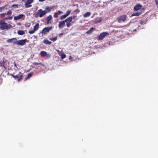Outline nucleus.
<instances>
[{"instance_id":"nucleus-17","label":"nucleus","mask_w":158,"mask_h":158,"mask_svg":"<svg viewBox=\"0 0 158 158\" xmlns=\"http://www.w3.org/2000/svg\"><path fill=\"white\" fill-rule=\"evenodd\" d=\"M23 74L21 73V72H19V75L18 81H19L23 79Z\"/></svg>"},{"instance_id":"nucleus-37","label":"nucleus","mask_w":158,"mask_h":158,"mask_svg":"<svg viewBox=\"0 0 158 158\" xmlns=\"http://www.w3.org/2000/svg\"><path fill=\"white\" fill-rule=\"evenodd\" d=\"M156 5H158V0H155Z\"/></svg>"},{"instance_id":"nucleus-22","label":"nucleus","mask_w":158,"mask_h":158,"mask_svg":"<svg viewBox=\"0 0 158 158\" xmlns=\"http://www.w3.org/2000/svg\"><path fill=\"white\" fill-rule=\"evenodd\" d=\"M77 17V16L76 15H74L73 16H70L68 18L70 19V23H71V22L73 20V19H75Z\"/></svg>"},{"instance_id":"nucleus-9","label":"nucleus","mask_w":158,"mask_h":158,"mask_svg":"<svg viewBox=\"0 0 158 158\" xmlns=\"http://www.w3.org/2000/svg\"><path fill=\"white\" fill-rule=\"evenodd\" d=\"M109 35V33L107 32H103L100 34L98 37V40H101L103 39L106 35Z\"/></svg>"},{"instance_id":"nucleus-40","label":"nucleus","mask_w":158,"mask_h":158,"mask_svg":"<svg viewBox=\"0 0 158 158\" xmlns=\"http://www.w3.org/2000/svg\"><path fill=\"white\" fill-rule=\"evenodd\" d=\"M40 2H43L45 1V0H39Z\"/></svg>"},{"instance_id":"nucleus-36","label":"nucleus","mask_w":158,"mask_h":158,"mask_svg":"<svg viewBox=\"0 0 158 158\" xmlns=\"http://www.w3.org/2000/svg\"><path fill=\"white\" fill-rule=\"evenodd\" d=\"M39 63L36 62H34L32 63V64L35 65H38Z\"/></svg>"},{"instance_id":"nucleus-29","label":"nucleus","mask_w":158,"mask_h":158,"mask_svg":"<svg viewBox=\"0 0 158 158\" xmlns=\"http://www.w3.org/2000/svg\"><path fill=\"white\" fill-rule=\"evenodd\" d=\"M61 57L62 59H63L66 57V55L64 53H62L61 55Z\"/></svg>"},{"instance_id":"nucleus-33","label":"nucleus","mask_w":158,"mask_h":158,"mask_svg":"<svg viewBox=\"0 0 158 158\" xmlns=\"http://www.w3.org/2000/svg\"><path fill=\"white\" fill-rule=\"evenodd\" d=\"M6 6V5L2 6V7H0V12H1L2 10Z\"/></svg>"},{"instance_id":"nucleus-32","label":"nucleus","mask_w":158,"mask_h":158,"mask_svg":"<svg viewBox=\"0 0 158 158\" xmlns=\"http://www.w3.org/2000/svg\"><path fill=\"white\" fill-rule=\"evenodd\" d=\"M6 13V15H10L12 13V11L11 10H9L7 11V13Z\"/></svg>"},{"instance_id":"nucleus-41","label":"nucleus","mask_w":158,"mask_h":158,"mask_svg":"<svg viewBox=\"0 0 158 158\" xmlns=\"http://www.w3.org/2000/svg\"><path fill=\"white\" fill-rule=\"evenodd\" d=\"M63 34V33H61L60 34V35H62Z\"/></svg>"},{"instance_id":"nucleus-1","label":"nucleus","mask_w":158,"mask_h":158,"mask_svg":"<svg viewBox=\"0 0 158 158\" xmlns=\"http://www.w3.org/2000/svg\"><path fill=\"white\" fill-rule=\"evenodd\" d=\"M29 40L27 39L17 40L16 38H13L12 39H9L7 40V42L8 43L13 42V43L15 44H16L18 45L23 46L25 45L26 42H28Z\"/></svg>"},{"instance_id":"nucleus-11","label":"nucleus","mask_w":158,"mask_h":158,"mask_svg":"<svg viewBox=\"0 0 158 158\" xmlns=\"http://www.w3.org/2000/svg\"><path fill=\"white\" fill-rule=\"evenodd\" d=\"M55 8V6H52L51 7L49 6L46 7L45 8V11L46 12V14L47 13L51 11V10Z\"/></svg>"},{"instance_id":"nucleus-38","label":"nucleus","mask_w":158,"mask_h":158,"mask_svg":"<svg viewBox=\"0 0 158 158\" xmlns=\"http://www.w3.org/2000/svg\"><path fill=\"white\" fill-rule=\"evenodd\" d=\"M3 66L4 68H6V67H5V65H4V63H3ZM0 64H1V66H2V63H0Z\"/></svg>"},{"instance_id":"nucleus-13","label":"nucleus","mask_w":158,"mask_h":158,"mask_svg":"<svg viewBox=\"0 0 158 158\" xmlns=\"http://www.w3.org/2000/svg\"><path fill=\"white\" fill-rule=\"evenodd\" d=\"M52 22V18L51 15L48 16L47 17V23L48 24L51 23Z\"/></svg>"},{"instance_id":"nucleus-28","label":"nucleus","mask_w":158,"mask_h":158,"mask_svg":"<svg viewBox=\"0 0 158 158\" xmlns=\"http://www.w3.org/2000/svg\"><path fill=\"white\" fill-rule=\"evenodd\" d=\"M11 7L14 8H16L18 7L19 6L18 4H13L11 6Z\"/></svg>"},{"instance_id":"nucleus-44","label":"nucleus","mask_w":158,"mask_h":158,"mask_svg":"<svg viewBox=\"0 0 158 158\" xmlns=\"http://www.w3.org/2000/svg\"><path fill=\"white\" fill-rule=\"evenodd\" d=\"M29 26H30V25H28V27H29Z\"/></svg>"},{"instance_id":"nucleus-31","label":"nucleus","mask_w":158,"mask_h":158,"mask_svg":"<svg viewBox=\"0 0 158 158\" xmlns=\"http://www.w3.org/2000/svg\"><path fill=\"white\" fill-rule=\"evenodd\" d=\"M6 15V13H2L0 14V16L2 18H3L5 16V15Z\"/></svg>"},{"instance_id":"nucleus-15","label":"nucleus","mask_w":158,"mask_h":158,"mask_svg":"<svg viewBox=\"0 0 158 158\" xmlns=\"http://www.w3.org/2000/svg\"><path fill=\"white\" fill-rule=\"evenodd\" d=\"M24 16L23 14H20L19 15L14 17V19L15 20H19L22 18Z\"/></svg>"},{"instance_id":"nucleus-18","label":"nucleus","mask_w":158,"mask_h":158,"mask_svg":"<svg viewBox=\"0 0 158 158\" xmlns=\"http://www.w3.org/2000/svg\"><path fill=\"white\" fill-rule=\"evenodd\" d=\"M91 13L90 12H87L83 15V17L86 18L89 16L91 15Z\"/></svg>"},{"instance_id":"nucleus-26","label":"nucleus","mask_w":158,"mask_h":158,"mask_svg":"<svg viewBox=\"0 0 158 158\" xmlns=\"http://www.w3.org/2000/svg\"><path fill=\"white\" fill-rule=\"evenodd\" d=\"M67 17L65 14L60 16V19L61 20H63Z\"/></svg>"},{"instance_id":"nucleus-39","label":"nucleus","mask_w":158,"mask_h":158,"mask_svg":"<svg viewBox=\"0 0 158 158\" xmlns=\"http://www.w3.org/2000/svg\"><path fill=\"white\" fill-rule=\"evenodd\" d=\"M14 67H16L17 69H18L17 67L16 64L15 62L14 63Z\"/></svg>"},{"instance_id":"nucleus-3","label":"nucleus","mask_w":158,"mask_h":158,"mask_svg":"<svg viewBox=\"0 0 158 158\" xmlns=\"http://www.w3.org/2000/svg\"><path fill=\"white\" fill-rule=\"evenodd\" d=\"M12 27V26L10 24L6 23L4 20H0V29L1 30H7Z\"/></svg>"},{"instance_id":"nucleus-4","label":"nucleus","mask_w":158,"mask_h":158,"mask_svg":"<svg viewBox=\"0 0 158 158\" xmlns=\"http://www.w3.org/2000/svg\"><path fill=\"white\" fill-rule=\"evenodd\" d=\"M46 14V12L45 10H42L41 9L39 10L36 13V17L39 16L41 17Z\"/></svg>"},{"instance_id":"nucleus-21","label":"nucleus","mask_w":158,"mask_h":158,"mask_svg":"<svg viewBox=\"0 0 158 158\" xmlns=\"http://www.w3.org/2000/svg\"><path fill=\"white\" fill-rule=\"evenodd\" d=\"M17 33L19 35H23L25 34V32L23 31L18 30L17 31Z\"/></svg>"},{"instance_id":"nucleus-42","label":"nucleus","mask_w":158,"mask_h":158,"mask_svg":"<svg viewBox=\"0 0 158 158\" xmlns=\"http://www.w3.org/2000/svg\"><path fill=\"white\" fill-rule=\"evenodd\" d=\"M101 21V20H99V21H98V22H100Z\"/></svg>"},{"instance_id":"nucleus-30","label":"nucleus","mask_w":158,"mask_h":158,"mask_svg":"<svg viewBox=\"0 0 158 158\" xmlns=\"http://www.w3.org/2000/svg\"><path fill=\"white\" fill-rule=\"evenodd\" d=\"M56 14H57L58 15H60L62 14L63 13V12L62 11H61L60 10H59L57 12H55Z\"/></svg>"},{"instance_id":"nucleus-7","label":"nucleus","mask_w":158,"mask_h":158,"mask_svg":"<svg viewBox=\"0 0 158 158\" xmlns=\"http://www.w3.org/2000/svg\"><path fill=\"white\" fill-rule=\"evenodd\" d=\"M127 18V16L126 15H124L120 16L118 19V21L119 23L124 22L126 20Z\"/></svg>"},{"instance_id":"nucleus-27","label":"nucleus","mask_w":158,"mask_h":158,"mask_svg":"<svg viewBox=\"0 0 158 158\" xmlns=\"http://www.w3.org/2000/svg\"><path fill=\"white\" fill-rule=\"evenodd\" d=\"M71 11L70 10H68L67 11L66 13L65 14L67 16H69L71 13Z\"/></svg>"},{"instance_id":"nucleus-12","label":"nucleus","mask_w":158,"mask_h":158,"mask_svg":"<svg viewBox=\"0 0 158 158\" xmlns=\"http://www.w3.org/2000/svg\"><path fill=\"white\" fill-rule=\"evenodd\" d=\"M144 12L143 10H141L139 11L135 12L132 14V16H138Z\"/></svg>"},{"instance_id":"nucleus-6","label":"nucleus","mask_w":158,"mask_h":158,"mask_svg":"<svg viewBox=\"0 0 158 158\" xmlns=\"http://www.w3.org/2000/svg\"><path fill=\"white\" fill-rule=\"evenodd\" d=\"M25 2V6L26 8L31 7L32 5H30L33 3L34 2L33 0H22Z\"/></svg>"},{"instance_id":"nucleus-14","label":"nucleus","mask_w":158,"mask_h":158,"mask_svg":"<svg viewBox=\"0 0 158 158\" xmlns=\"http://www.w3.org/2000/svg\"><path fill=\"white\" fill-rule=\"evenodd\" d=\"M142 6V5L139 4H138L135 6L134 8V10L135 11H136L141 8Z\"/></svg>"},{"instance_id":"nucleus-34","label":"nucleus","mask_w":158,"mask_h":158,"mask_svg":"<svg viewBox=\"0 0 158 158\" xmlns=\"http://www.w3.org/2000/svg\"><path fill=\"white\" fill-rule=\"evenodd\" d=\"M58 15L57 14H56V13H55L54 14L53 17L55 18H57L58 17Z\"/></svg>"},{"instance_id":"nucleus-35","label":"nucleus","mask_w":158,"mask_h":158,"mask_svg":"<svg viewBox=\"0 0 158 158\" xmlns=\"http://www.w3.org/2000/svg\"><path fill=\"white\" fill-rule=\"evenodd\" d=\"M38 65H40L41 66H45L44 64H42V63H39Z\"/></svg>"},{"instance_id":"nucleus-5","label":"nucleus","mask_w":158,"mask_h":158,"mask_svg":"<svg viewBox=\"0 0 158 158\" xmlns=\"http://www.w3.org/2000/svg\"><path fill=\"white\" fill-rule=\"evenodd\" d=\"M52 27H47L44 28L42 30L40 33H42L43 35H45L48 34L49 32L50 31L52 28Z\"/></svg>"},{"instance_id":"nucleus-10","label":"nucleus","mask_w":158,"mask_h":158,"mask_svg":"<svg viewBox=\"0 0 158 158\" xmlns=\"http://www.w3.org/2000/svg\"><path fill=\"white\" fill-rule=\"evenodd\" d=\"M40 54L42 56H47L48 58H49L50 57V55L48 54L47 52L44 51H41L40 52Z\"/></svg>"},{"instance_id":"nucleus-25","label":"nucleus","mask_w":158,"mask_h":158,"mask_svg":"<svg viewBox=\"0 0 158 158\" xmlns=\"http://www.w3.org/2000/svg\"><path fill=\"white\" fill-rule=\"evenodd\" d=\"M12 19V16L9 17H6L3 20H4L5 21V20H8L9 19Z\"/></svg>"},{"instance_id":"nucleus-43","label":"nucleus","mask_w":158,"mask_h":158,"mask_svg":"<svg viewBox=\"0 0 158 158\" xmlns=\"http://www.w3.org/2000/svg\"><path fill=\"white\" fill-rule=\"evenodd\" d=\"M18 24L20 25H21V23H18Z\"/></svg>"},{"instance_id":"nucleus-2","label":"nucleus","mask_w":158,"mask_h":158,"mask_svg":"<svg viewBox=\"0 0 158 158\" xmlns=\"http://www.w3.org/2000/svg\"><path fill=\"white\" fill-rule=\"evenodd\" d=\"M70 19L67 18L64 20L59 22L58 24V27L59 28H61L64 27L65 26V23H66V26L69 27H70L71 25V23H70Z\"/></svg>"},{"instance_id":"nucleus-19","label":"nucleus","mask_w":158,"mask_h":158,"mask_svg":"<svg viewBox=\"0 0 158 158\" xmlns=\"http://www.w3.org/2000/svg\"><path fill=\"white\" fill-rule=\"evenodd\" d=\"M95 29V28L91 27L90 29L88 31L86 32V33L88 34H91L93 32V31H94V30Z\"/></svg>"},{"instance_id":"nucleus-8","label":"nucleus","mask_w":158,"mask_h":158,"mask_svg":"<svg viewBox=\"0 0 158 158\" xmlns=\"http://www.w3.org/2000/svg\"><path fill=\"white\" fill-rule=\"evenodd\" d=\"M39 23H37L34 26L33 30L31 31H30L28 33L30 34H33L35 33V31L37 30L39 28Z\"/></svg>"},{"instance_id":"nucleus-16","label":"nucleus","mask_w":158,"mask_h":158,"mask_svg":"<svg viewBox=\"0 0 158 158\" xmlns=\"http://www.w3.org/2000/svg\"><path fill=\"white\" fill-rule=\"evenodd\" d=\"M43 42L44 44H50L52 43V42L49 41L47 39H44L43 41Z\"/></svg>"},{"instance_id":"nucleus-24","label":"nucleus","mask_w":158,"mask_h":158,"mask_svg":"<svg viewBox=\"0 0 158 158\" xmlns=\"http://www.w3.org/2000/svg\"><path fill=\"white\" fill-rule=\"evenodd\" d=\"M10 75L11 76H12L13 78H14L15 79H18L19 75V73L16 75H13V74H10Z\"/></svg>"},{"instance_id":"nucleus-23","label":"nucleus","mask_w":158,"mask_h":158,"mask_svg":"<svg viewBox=\"0 0 158 158\" xmlns=\"http://www.w3.org/2000/svg\"><path fill=\"white\" fill-rule=\"evenodd\" d=\"M57 36L53 37L52 38H49V39L50 40H51L52 41H56L57 40Z\"/></svg>"},{"instance_id":"nucleus-20","label":"nucleus","mask_w":158,"mask_h":158,"mask_svg":"<svg viewBox=\"0 0 158 158\" xmlns=\"http://www.w3.org/2000/svg\"><path fill=\"white\" fill-rule=\"evenodd\" d=\"M32 74L33 73H28L27 77L25 78L24 81H26L27 80L29 79L30 77L32 76Z\"/></svg>"}]
</instances>
